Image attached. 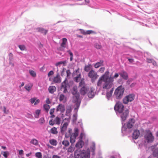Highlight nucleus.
Masks as SVG:
<instances>
[{"instance_id": "obj_37", "label": "nucleus", "mask_w": 158, "mask_h": 158, "mask_svg": "<svg viewBox=\"0 0 158 158\" xmlns=\"http://www.w3.org/2000/svg\"><path fill=\"white\" fill-rule=\"evenodd\" d=\"M1 154L3 155L5 158H7L9 155V153L8 151L2 152Z\"/></svg>"}, {"instance_id": "obj_6", "label": "nucleus", "mask_w": 158, "mask_h": 158, "mask_svg": "<svg viewBox=\"0 0 158 158\" xmlns=\"http://www.w3.org/2000/svg\"><path fill=\"white\" fill-rule=\"evenodd\" d=\"M73 81H70L68 83L66 80L64 81L61 84L60 90L61 91L63 90V93L65 94L68 92V89L69 87V85L68 84H73Z\"/></svg>"}, {"instance_id": "obj_21", "label": "nucleus", "mask_w": 158, "mask_h": 158, "mask_svg": "<svg viewBox=\"0 0 158 158\" xmlns=\"http://www.w3.org/2000/svg\"><path fill=\"white\" fill-rule=\"evenodd\" d=\"M68 125L67 122L64 123L63 126L61 127V132H64L66 130Z\"/></svg>"}, {"instance_id": "obj_4", "label": "nucleus", "mask_w": 158, "mask_h": 158, "mask_svg": "<svg viewBox=\"0 0 158 158\" xmlns=\"http://www.w3.org/2000/svg\"><path fill=\"white\" fill-rule=\"evenodd\" d=\"M79 130L78 128L75 127L74 129V132L72 134L69 133H66L65 135L66 138H68L70 137V141L71 143H73L75 141L76 138L78 135Z\"/></svg>"}, {"instance_id": "obj_22", "label": "nucleus", "mask_w": 158, "mask_h": 158, "mask_svg": "<svg viewBox=\"0 0 158 158\" xmlns=\"http://www.w3.org/2000/svg\"><path fill=\"white\" fill-rule=\"evenodd\" d=\"M37 29L38 31L41 33H42L44 34L45 35L48 32V31L47 30L41 28H37Z\"/></svg>"}, {"instance_id": "obj_15", "label": "nucleus", "mask_w": 158, "mask_h": 158, "mask_svg": "<svg viewBox=\"0 0 158 158\" xmlns=\"http://www.w3.org/2000/svg\"><path fill=\"white\" fill-rule=\"evenodd\" d=\"M139 135V131L138 130H136L134 131L132 134V138L134 139H136L138 138Z\"/></svg>"}, {"instance_id": "obj_2", "label": "nucleus", "mask_w": 158, "mask_h": 158, "mask_svg": "<svg viewBox=\"0 0 158 158\" xmlns=\"http://www.w3.org/2000/svg\"><path fill=\"white\" fill-rule=\"evenodd\" d=\"M105 73L103 75L101 76L99 78L97 85L98 87H101L102 85V81L104 82L103 85V88L104 89H109L111 88L110 84L109 83L108 81L107 77L106 76V74L108 73Z\"/></svg>"}, {"instance_id": "obj_58", "label": "nucleus", "mask_w": 158, "mask_h": 158, "mask_svg": "<svg viewBox=\"0 0 158 158\" xmlns=\"http://www.w3.org/2000/svg\"><path fill=\"white\" fill-rule=\"evenodd\" d=\"M66 73H67V77L69 76L70 75V74H71V73L70 72L69 70H68L66 71Z\"/></svg>"}, {"instance_id": "obj_53", "label": "nucleus", "mask_w": 158, "mask_h": 158, "mask_svg": "<svg viewBox=\"0 0 158 158\" xmlns=\"http://www.w3.org/2000/svg\"><path fill=\"white\" fill-rule=\"evenodd\" d=\"M94 31L92 30H87L86 31V35L90 34L91 33H93Z\"/></svg>"}, {"instance_id": "obj_49", "label": "nucleus", "mask_w": 158, "mask_h": 158, "mask_svg": "<svg viewBox=\"0 0 158 158\" xmlns=\"http://www.w3.org/2000/svg\"><path fill=\"white\" fill-rule=\"evenodd\" d=\"M112 95V94L109 93V92H107L106 94V97L108 100H109L110 98L111 97Z\"/></svg>"}, {"instance_id": "obj_34", "label": "nucleus", "mask_w": 158, "mask_h": 158, "mask_svg": "<svg viewBox=\"0 0 158 158\" xmlns=\"http://www.w3.org/2000/svg\"><path fill=\"white\" fill-rule=\"evenodd\" d=\"M81 78V75L79 73L77 77L74 78V81L77 82H78L79 81L80 78Z\"/></svg>"}, {"instance_id": "obj_59", "label": "nucleus", "mask_w": 158, "mask_h": 158, "mask_svg": "<svg viewBox=\"0 0 158 158\" xmlns=\"http://www.w3.org/2000/svg\"><path fill=\"white\" fill-rule=\"evenodd\" d=\"M54 122V121H53L52 119L50 120L49 122V124L52 126L53 125L55 124Z\"/></svg>"}, {"instance_id": "obj_63", "label": "nucleus", "mask_w": 158, "mask_h": 158, "mask_svg": "<svg viewBox=\"0 0 158 158\" xmlns=\"http://www.w3.org/2000/svg\"><path fill=\"white\" fill-rule=\"evenodd\" d=\"M52 158H60V157L57 155H54L52 156Z\"/></svg>"}, {"instance_id": "obj_17", "label": "nucleus", "mask_w": 158, "mask_h": 158, "mask_svg": "<svg viewBox=\"0 0 158 158\" xmlns=\"http://www.w3.org/2000/svg\"><path fill=\"white\" fill-rule=\"evenodd\" d=\"M84 144V142L82 140H80L76 144L75 146L78 149H80V148L82 147Z\"/></svg>"}, {"instance_id": "obj_5", "label": "nucleus", "mask_w": 158, "mask_h": 158, "mask_svg": "<svg viewBox=\"0 0 158 158\" xmlns=\"http://www.w3.org/2000/svg\"><path fill=\"white\" fill-rule=\"evenodd\" d=\"M124 89L122 85L118 87L114 92V95L116 98L118 99H121L123 95Z\"/></svg>"}, {"instance_id": "obj_38", "label": "nucleus", "mask_w": 158, "mask_h": 158, "mask_svg": "<svg viewBox=\"0 0 158 158\" xmlns=\"http://www.w3.org/2000/svg\"><path fill=\"white\" fill-rule=\"evenodd\" d=\"M54 121L56 122V124L59 125L60 123V119L59 117L57 116L54 120Z\"/></svg>"}, {"instance_id": "obj_46", "label": "nucleus", "mask_w": 158, "mask_h": 158, "mask_svg": "<svg viewBox=\"0 0 158 158\" xmlns=\"http://www.w3.org/2000/svg\"><path fill=\"white\" fill-rule=\"evenodd\" d=\"M44 118L43 117L41 118L39 120V123L41 124H43L44 123Z\"/></svg>"}, {"instance_id": "obj_19", "label": "nucleus", "mask_w": 158, "mask_h": 158, "mask_svg": "<svg viewBox=\"0 0 158 158\" xmlns=\"http://www.w3.org/2000/svg\"><path fill=\"white\" fill-rule=\"evenodd\" d=\"M104 61L102 60H100L99 61L94 64V66L96 68H98L101 66L103 65Z\"/></svg>"}, {"instance_id": "obj_41", "label": "nucleus", "mask_w": 158, "mask_h": 158, "mask_svg": "<svg viewBox=\"0 0 158 158\" xmlns=\"http://www.w3.org/2000/svg\"><path fill=\"white\" fill-rule=\"evenodd\" d=\"M94 47L98 49H99L102 48V46L101 44L98 43H96L94 45Z\"/></svg>"}, {"instance_id": "obj_43", "label": "nucleus", "mask_w": 158, "mask_h": 158, "mask_svg": "<svg viewBox=\"0 0 158 158\" xmlns=\"http://www.w3.org/2000/svg\"><path fill=\"white\" fill-rule=\"evenodd\" d=\"M44 107L45 110L46 112H48L50 108V106L48 104H44Z\"/></svg>"}, {"instance_id": "obj_23", "label": "nucleus", "mask_w": 158, "mask_h": 158, "mask_svg": "<svg viewBox=\"0 0 158 158\" xmlns=\"http://www.w3.org/2000/svg\"><path fill=\"white\" fill-rule=\"evenodd\" d=\"M95 95L94 92L93 91L92 89H91L90 91L88 93V96L89 98H93Z\"/></svg>"}, {"instance_id": "obj_50", "label": "nucleus", "mask_w": 158, "mask_h": 158, "mask_svg": "<svg viewBox=\"0 0 158 158\" xmlns=\"http://www.w3.org/2000/svg\"><path fill=\"white\" fill-rule=\"evenodd\" d=\"M79 85L80 86H82L84 84H85V82L84 81V78H82L81 79V81L79 83Z\"/></svg>"}, {"instance_id": "obj_16", "label": "nucleus", "mask_w": 158, "mask_h": 158, "mask_svg": "<svg viewBox=\"0 0 158 158\" xmlns=\"http://www.w3.org/2000/svg\"><path fill=\"white\" fill-rule=\"evenodd\" d=\"M89 88L85 86L82 87L80 90V92L82 95H85L88 91Z\"/></svg>"}, {"instance_id": "obj_47", "label": "nucleus", "mask_w": 158, "mask_h": 158, "mask_svg": "<svg viewBox=\"0 0 158 158\" xmlns=\"http://www.w3.org/2000/svg\"><path fill=\"white\" fill-rule=\"evenodd\" d=\"M65 98V96L63 94H61L60 96L59 100L60 101H62L64 100Z\"/></svg>"}, {"instance_id": "obj_36", "label": "nucleus", "mask_w": 158, "mask_h": 158, "mask_svg": "<svg viewBox=\"0 0 158 158\" xmlns=\"http://www.w3.org/2000/svg\"><path fill=\"white\" fill-rule=\"evenodd\" d=\"M73 118L72 121L73 123H75L77 119V113H75L73 115Z\"/></svg>"}, {"instance_id": "obj_3", "label": "nucleus", "mask_w": 158, "mask_h": 158, "mask_svg": "<svg viewBox=\"0 0 158 158\" xmlns=\"http://www.w3.org/2000/svg\"><path fill=\"white\" fill-rule=\"evenodd\" d=\"M75 158H89V153L85 150H76L74 152Z\"/></svg>"}, {"instance_id": "obj_64", "label": "nucleus", "mask_w": 158, "mask_h": 158, "mask_svg": "<svg viewBox=\"0 0 158 158\" xmlns=\"http://www.w3.org/2000/svg\"><path fill=\"white\" fill-rule=\"evenodd\" d=\"M23 151L22 150H20L19 151V154L20 155H22L23 154Z\"/></svg>"}, {"instance_id": "obj_28", "label": "nucleus", "mask_w": 158, "mask_h": 158, "mask_svg": "<svg viewBox=\"0 0 158 158\" xmlns=\"http://www.w3.org/2000/svg\"><path fill=\"white\" fill-rule=\"evenodd\" d=\"M153 155L154 157H158V148H156L154 150Z\"/></svg>"}, {"instance_id": "obj_57", "label": "nucleus", "mask_w": 158, "mask_h": 158, "mask_svg": "<svg viewBox=\"0 0 158 158\" xmlns=\"http://www.w3.org/2000/svg\"><path fill=\"white\" fill-rule=\"evenodd\" d=\"M55 109L54 108H53L52 109H50V114L51 115H52L53 113L54 112V110Z\"/></svg>"}, {"instance_id": "obj_35", "label": "nucleus", "mask_w": 158, "mask_h": 158, "mask_svg": "<svg viewBox=\"0 0 158 158\" xmlns=\"http://www.w3.org/2000/svg\"><path fill=\"white\" fill-rule=\"evenodd\" d=\"M29 73L32 77H35L36 76V73L35 72L32 70H29Z\"/></svg>"}, {"instance_id": "obj_39", "label": "nucleus", "mask_w": 158, "mask_h": 158, "mask_svg": "<svg viewBox=\"0 0 158 158\" xmlns=\"http://www.w3.org/2000/svg\"><path fill=\"white\" fill-rule=\"evenodd\" d=\"M72 111V110L71 108L67 109L66 110L65 115L67 116H70V113Z\"/></svg>"}, {"instance_id": "obj_52", "label": "nucleus", "mask_w": 158, "mask_h": 158, "mask_svg": "<svg viewBox=\"0 0 158 158\" xmlns=\"http://www.w3.org/2000/svg\"><path fill=\"white\" fill-rule=\"evenodd\" d=\"M73 151V148L70 146L68 149V152H72Z\"/></svg>"}, {"instance_id": "obj_60", "label": "nucleus", "mask_w": 158, "mask_h": 158, "mask_svg": "<svg viewBox=\"0 0 158 158\" xmlns=\"http://www.w3.org/2000/svg\"><path fill=\"white\" fill-rule=\"evenodd\" d=\"M105 70V68L104 67L101 68L99 70V71L101 73H102L104 72Z\"/></svg>"}, {"instance_id": "obj_14", "label": "nucleus", "mask_w": 158, "mask_h": 158, "mask_svg": "<svg viewBox=\"0 0 158 158\" xmlns=\"http://www.w3.org/2000/svg\"><path fill=\"white\" fill-rule=\"evenodd\" d=\"M119 75L124 80H127L128 78V75L127 72L124 70H122L119 73Z\"/></svg>"}, {"instance_id": "obj_31", "label": "nucleus", "mask_w": 158, "mask_h": 158, "mask_svg": "<svg viewBox=\"0 0 158 158\" xmlns=\"http://www.w3.org/2000/svg\"><path fill=\"white\" fill-rule=\"evenodd\" d=\"M91 64H89L88 65H86L84 68V70L86 72H89L90 69Z\"/></svg>"}, {"instance_id": "obj_24", "label": "nucleus", "mask_w": 158, "mask_h": 158, "mask_svg": "<svg viewBox=\"0 0 158 158\" xmlns=\"http://www.w3.org/2000/svg\"><path fill=\"white\" fill-rule=\"evenodd\" d=\"M67 61L66 60L60 61L59 62H57L56 64L55 65L56 66H58V65H59L60 64H62L64 66H65L66 65V64L67 63Z\"/></svg>"}, {"instance_id": "obj_45", "label": "nucleus", "mask_w": 158, "mask_h": 158, "mask_svg": "<svg viewBox=\"0 0 158 158\" xmlns=\"http://www.w3.org/2000/svg\"><path fill=\"white\" fill-rule=\"evenodd\" d=\"M35 156L38 158H42V155L40 152H37L35 153Z\"/></svg>"}, {"instance_id": "obj_13", "label": "nucleus", "mask_w": 158, "mask_h": 158, "mask_svg": "<svg viewBox=\"0 0 158 158\" xmlns=\"http://www.w3.org/2000/svg\"><path fill=\"white\" fill-rule=\"evenodd\" d=\"M61 78L59 73H57L56 76L52 79V84L60 83L61 82Z\"/></svg>"}, {"instance_id": "obj_30", "label": "nucleus", "mask_w": 158, "mask_h": 158, "mask_svg": "<svg viewBox=\"0 0 158 158\" xmlns=\"http://www.w3.org/2000/svg\"><path fill=\"white\" fill-rule=\"evenodd\" d=\"M40 113V110H35V114H34L35 118H38L39 117V115Z\"/></svg>"}, {"instance_id": "obj_7", "label": "nucleus", "mask_w": 158, "mask_h": 158, "mask_svg": "<svg viewBox=\"0 0 158 158\" xmlns=\"http://www.w3.org/2000/svg\"><path fill=\"white\" fill-rule=\"evenodd\" d=\"M108 72V73L106 74V76L107 77V79L109 83L110 84V85L111 86V88L113 85V82L114 81V78L116 79L119 76V73H115L114 75L112 77L111 75L110 76H109V72L108 70H107L105 73H107Z\"/></svg>"}, {"instance_id": "obj_9", "label": "nucleus", "mask_w": 158, "mask_h": 158, "mask_svg": "<svg viewBox=\"0 0 158 158\" xmlns=\"http://www.w3.org/2000/svg\"><path fill=\"white\" fill-rule=\"evenodd\" d=\"M144 137L145 140L148 143H152L154 141V136L150 131H147L146 134L144 136Z\"/></svg>"}, {"instance_id": "obj_62", "label": "nucleus", "mask_w": 158, "mask_h": 158, "mask_svg": "<svg viewBox=\"0 0 158 158\" xmlns=\"http://www.w3.org/2000/svg\"><path fill=\"white\" fill-rule=\"evenodd\" d=\"M152 63L154 66H156L157 65L156 62L154 60H153Z\"/></svg>"}, {"instance_id": "obj_48", "label": "nucleus", "mask_w": 158, "mask_h": 158, "mask_svg": "<svg viewBox=\"0 0 158 158\" xmlns=\"http://www.w3.org/2000/svg\"><path fill=\"white\" fill-rule=\"evenodd\" d=\"M25 89L28 91H29L31 88V86L28 85H26L24 87Z\"/></svg>"}, {"instance_id": "obj_20", "label": "nucleus", "mask_w": 158, "mask_h": 158, "mask_svg": "<svg viewBox=\"0 0 158 158\" xmlns=\"http://www.w3.org/2000/svg\"><path fill=\"white\" fill-rule=\"evenodd\" d=\"M48 90L50 93L52 94L56 91V88L54 86H50L48 88Z\"/></svg>"}, {"instance_id": "obj_33", "label": "nucleus", "mask_w": 158, "mask_h": 158, "mask_svg": "<svg viewBox=\"0 0 158 158\" xmlns=\"http://www.w3.org/2000/svg\"><path fill=\"white\" fill-rule=\"evenodd\" d=\"M72 94L73 95H76L77 94H79L78 93H77V88L74 87L73 88V91L72 92Z\"/></svg>"}, {"instance_id": "obj_55", "label": "nucleus", "mask_w": 158, "mask_h": 158, "mask_svg": "<svg viewBox=\"0 0 158 158\" xmlns=\"http://www.w3.org/2000/svg\"><path fill=\"white\" fill-rule=\"evenodd\" d=\"M79 30L81 31V33L84 35H86V31L84 30L80 29Z\"/></svg>"}, {"instance_id": "obj_18", "label": "nucleus", "mask_w": 158, "mask_h": 158, "mask_svg": "<svg viewBox=\"0 0 158 158\" xmlns=\"http://www.w3.org/2000/svg\"><path fill=\"white\" fill-rule=\"evenodd\" d=\"M65 110L64 106L63 105L60 104L57 106V108L56 109V111L58 112L59 111H60L62 113H63Z\"/></svg>"}, {"instance_id": "obj_8", "label": "nucleus", "mask_w": 158, "mask_h": 158, "mask_svg": "<svg viewBox=\"0 0 158 158\" xmlns=\"http://www.w3.org/2000/svg\"><path fill=\"white\" fill-rule=\"evenodd\" d=\"M126 108H125L124 106L122 103L120 102H118L116 104L114 107V110H115L116 114L118 113H120L125 110Z\"/></svg>"}, {"instance_id": "obj_44", "label": "nucleus", "mask_w": 158, "mask_h": 158, "mask_svg": "<svg viewBox=\"0 0 158 158\" xmlns=\"http://www.w3.org/2000/svg\"><path fill=\"white\" fill-rule=\"evenodd\" d=\"M18 47L22 51L25 50L26 49V47L24 45H18Z\"/></svg>"}, {"instance_id": "obj_56", "label": "nucleus", "mask_w": 158, "mask_h": 158, "mask_svg": "<svg viewBox=\"0 0 158 158\" xmlns=\"http://www.w3.org/2000/svg\"><path fill=\"white\" fill-rule=\"evenodd\" d=\"M36 100V99L34 98H31L30 100V101L31 103L33 104L34 102H35V101Z\"/></svg>"}, {"instance_id": "obj_25", "label": "nucleus", "mask_w": 158, "mask_h": 158, "mask_svg": "<svg viewBox=\"0 0 158 158\" xmlns=\"http://www.w3.org/2000/svg\"><path fill=\"white\" fill-rule=\"evenodd\" d=\"M49 142L51 145L53 146H56L57 144L56 140L54 139H50Z\"/></svg>"}, {"instance_id": "obj_40", "label": "nucleus", "mask_w": 158, "mask_h": 158, "mask_svg": "<svg viewBox=\"0 0 158 158\" xmlns=\"http://www.w3.org/2000/svg\"><path fill=\"white\" fill-rule=\"evenodd\" d=\"M70 55V60L72 61L73 59V54L70 50H68L67 52Z\"/></svg>"}, {"instance_id": "obj_26", "label": "nucleus", "mask_w": 158, "mask_h": 158, "mask_svg": "<svg viewBox=\"0 0 158 158\" xmlns=\"http://www.w3.org/2000/svg\"><path fill=\"white\" fill-rule=\"evenodd\" d=\"M91 151L93 152V155L94 154V152L95 150V144L94 142L92 143V146L90 148Z\"/></svg>"}, {"instance_id": "obj_10", "label": "nucleus", "mask_w": 158, "mask_h": 158, "mask_svg": "<svg viewBox=\"0 0 158 158\" xmlns=\"http://www.w3.org/2000/svg\"><path fill=\"white\" fill-rule=\"evenodd\" d=\"M88 76L91 79V81L92 82H94L99 77V76L97 74V73L93 70H91L89 71L88 73Z\"/></svg>"}, {"instance_id": "obj_12", "label": "nucleus", "mask_w": 158, "mask_h": 158, "mask_svg": "<svg viewBox=\"0 0 158 158\" xmlns=\"http://www.w3.org/2000/svg\"><path fill=\"white\" fill-rule=\"evenodd\" d=\"M79 94H77L73 96V101L76 103V107L75 108V109H78L79 107L80 104V102L79 100Z\"/></svg>"}, {"instance_id": "obj_32", "label": "nucleus", "mask_w": 158, "mask_h": 158, "mask_svg": "<svg viewBox=\"0 0 158 158\" xmlns=\"http://www.w3.org/2000/svg\"><path fill=\"white\" fill-rule=\"evenodd\" d=\"M51 132L52 134L56 135L57 134L58 132L57 131L56 128L55 127H53L51 130Z\"/></svg>"}, {"instance_id": "obj_54", "label": "nucleus", "mask_w": 158, "mask_h": 158, "mask_svg": "<svg viewBox=\"0 0 158 158\" xmlns=\"http://www.w3.org/2000/svg\"><path fill=\"white\" fill-rule=\"evenodd\" d=\"M54 72L52 70L50 71L48 73V77L53 75L54 74Z\"/></svg>"}, {"instance_id": "obj_42", "label": "nucleus", "mask_w": 158, "mask_h": 158, "mask_svg": "<svg viewBox=\"0 0 158 158\" xmlns=\"http://www.w3.org/2000/svg\"><path fill=\"white\" fill-rule=\"evenodd\" d=\"M62 144L64 145L65 146L67 147L69 145V143L68 141L66 140L63 141L62 142Z\"/></svg>"}, {"instance_id": "obj_1", "label": "nucleus", "mask_w": 158, "mask_h": 158, "mask_svg": "<svg viewBox=\"0 0 158 158\" xmlns=\"http://www.w3.org/2000/svg\"><path fill=\"white\" fill-rule=\"evenodd\" d=\"M129 112L128 110L127 109L123 110L121 112L118 113L117 114L118 117H120L121 118L122 125V132L124 134L126 133L127 131H128L129 133L131 132V130H130V129L131 128L135 123V119L131 118L129 120L127 124L125 123L123 125L124 122L128 116Z\"/></svg>"}, {"instance_id": "obj_61", "label": "nucleus", "mask_w": 158, "mask_h": 158, "mask_svg": "<svg viewBox=\"0 0 158 158\" xmlns=\"http://www.w3.org/2000/svg\"><path fill=\"white\" fill-rule=\"evenodd\" d=\"M65 70V69L64 68H63L62 69V70L61 71L60 74L62 76H63L64 74V70Z\"/></svg>"}, {"instance_id": "obj_29", "label": "nucleus", "mask_w": 158, "mask_h": 158, "mask_svg": "<svg viewBox=\"0 0 158 158\" xmlns=\"http://www.w3.org/2000/svg\"><path fill=\"white\" fill-rule=\"evenodd\" d=\"M67 39L65 38H63L62 39V42L61 44V46L62 47L65 48L66 42H67Z\"/></svg>"}, {"instance_id": "obj_51", "label": "nucleus", "mask_w": 158, "mask_h": 158, "mask_svg": "<svg viewBox=\"0 0 158 158\" xmlns=\"http://www.w3.org/2000/svg\"><path fill=\"white\" fill-rule=\"evenodd\" d=\"M153 59H150L148 57L146 58V61L148 63H152Z\"/></svg>"}, {"instance_id": "obj_11", "label": "nucleus", "mask_w": 158, "mask_h": 158, "mask_svg": "<svg viewBox=\"0 0 158 158\" xmlns=\"http://www.w3.org/2000/svg\"><path fill=\"white\" fill-rule=\"evenodd\" d=\"M135 95L133 94H131L126 96L123 99V102L125 104H127L129 102H131L134 100Z\"/></svg>"}, {"instance_id": "obj_27", "label": "nucleus", "mask_w": 158, "mask_h": 158, "mask_svg": "<svg viewBox=\"0 0 158 158\" xmlns=\"http://www.w3.org/2000/svg\"><path fill=\"white\" fill-rule=\"evenodd\" d=\"M30 143L36 146L38 145L39 143L38 141L35 139H32L30 141Z\"/></svg>"}]
</instances>
